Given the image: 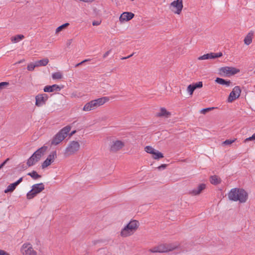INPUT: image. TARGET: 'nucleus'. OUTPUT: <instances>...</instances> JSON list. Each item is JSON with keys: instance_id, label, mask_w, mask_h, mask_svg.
I'll return each instance as SVG.
<instances>
[{"instance_id": "nucleus-1", "label": "nucleus", "mask_w": 255, "mask_h": 255, "mask_svg": "<svg viewBox=\"0 0 255 255\" xmlns=\"http://www.w3.org/2000/svg\"><path fill=\"white\" fill-rule=\"evenodd\" d=\"M229 199L232 201H238L240 203H245L248 199V194L244 189L235 188L228 193Z\"/></svg>"}, {"instance_id": "nucleus-2", "label": "nucleus", "mask_w": 255, "mask_h": 255, "mask_svg": "<svg viewBox=\"0 0 255 255\" xmlns=\"http://www.w3.org/2000/svg\"><path fill=\"white\" fill-rule=\"evenodd\" d=\"M139 226V222L135 220H131L125 225L121 231L120 235L123 238H126L132 235Z\"/></svg>"}, {"instance_id": "nucleus-3", "label": "nucleus", "mask_w": 255, "mask_h": 255, "mask_svg": "<svg viewBox=\"0 0 255 255\" xmlns=\"http://www.w3.org/2000/svg\"><path fill=\"white\" fill-rule=\"evenodd\" d=\"M70 130L71 127L69 126L64 127L54 136L51 140V144L53 145L59 144L67 137Z\"/></svg>"}, {"instance_id": "nucleus-4", "label": "nucleus", "mask_w": 255, "mask_h": 255, "mask_svg": "<svg viewBox=\"0 0 255 255\" xmlns=\"http://www.w3.org/2000/svg\"><path fill=\"white\" fill-rule=\"evenodd\" d=\"M47 149V147L43 146L37 149L28 159L27 164L28 166L34 165L44 155Z\"/></svg>"}, {"instance_id": "nucleus-5", "label": "nucleus", "mask_w": 255, "mask_h": 255, "mask_svg": "<svg viewBox=\"0 0 255 255\" xmlns=\"http://www.w3.org/2000/svg\"><path fill=\"white\" fill-rule=\"evenodd\" d=\"M177 247L172 244H161L148 250V252L152 253H165L171 251Z\"/></svg>"}, {"instance_id": "nucleus-6", "label": "nucleus", "mask_w": 255, "mask_h": 255, "mask_svg": "<svg viewBox=\"0 0 255 255\" xmlns=\"http://www.w3.org/2000/svg\"><path fill=\"white\" fill-rule=\"evenodd\" d=\"M44 188V185L42 183L34 184L32 185L31 189L26 194L27 199L29 200L33 199L37 194L42 192Z\"/></svg>"}, {"instance_id": "nucleus-7", "label": "nucleus", "mask_w": 255, "mask_h": 255, "mask_svg": "<svg viewBox=\"0 0 255 255\" xmlns=\"http://www.w3.org/2000/svg\"><path fill=\"white\" fill-rule=\"evenodd\" d=\"M219 74L224 77H230L238 73L240 70L234 67L225 66L219 69Z\"/></svg>"}, {"instance_id": "nucleus-8", "label": "nucleus", "mask_w": 255, "mask_h": 255, "mask_svg": "<svg viewBox=\"0 0 255 255\" xmlns=\"http://www.w3.org/2000/svg\"><path fill=\"white\" fill-rule=\"evenodd\" d=\"M80 148V144L79 141H71L65 149V154L68 155L74 154L79 151Z\"/></svg>"}, {"instance_id": "nucleus-9", "label": "nucleus", "mask_w": 255, "mask_h": 255, "mask_svg": "<svg viewBox=\"0 0 255 255\" xmlns=\"http://www.w3.org/2000/svg\"><path fill=\"white\" fill-rule=\"evenodd\" d=\"M183 8L182 0H177L172 2L170 8L175 14H180Z\"/></svg>"}, {"instance_id": "nucleus-10", "label": "nucleus", "mask_w": 255, "mask_h": 255, "mask_svg": "<svg viewBox=\"0 0 255 255\" xmlns=\"http://www.w3.org/2000/svg\"><path fill=\"white\" fill-rule=\"evenodd\" d=\"M20 252L23 255H37V253L34 251L32 245L29 243H24L20 249Z\"/></svg>"}, {"instance_id": "nucleus-11", "label": "nucleus", "mask_w": 255, "mask_h": 255, "mask_svg": "<svg viewBox=\"0 0 255 255\" xmlns=\"http://www.w3.org/2000/svg\"><path fill=\"white\" fill-rule=\"evenodd\" d=\"M241 93V90L239 86H235L232 92L230 93L228 101L231 103L235 100L238 99Z\"/></svg>"}, {"instance_id": "nucleus-12", "label": "nucleus", "mask_w": 255, "mask_h": 255, "mask_svg": "<svg viewBox=\"0 0 255 255\" xmlns=\"http://www.w3.org/2000/svg\"><path fill=\"white\" fill-rule=\"evenodd\" d=\"M57 157L56 151H53L50 153L45 160L42 164V168H45L53 163L55 159Z\"/></svg>"}, {"instance_id": "nucleus-13", "label": "nucleus", "mask_w": 255, "mask_h": 255, "mask_svg": "<svg viewBox=\"0 0 255 255\" xmlns=\"http://www.w3.org/2000/svg\"><path fill=\"white\" fill-rule=\"evenodd\" d=\"M223 54L222 52L219 53H213L211 52L210 53H208L206 54H204L201 56H200L198 58V59L199 60H203L207 59H215L218 57H220L222 56Z\"/></svg>"}, {"instance_id": "nucleus-14", "label": "nucleus", "mask_w": 255, "mask_h": 255, "mask_svg": "<svg viewBox=\"0 0 255 255\" xmlns=\"http://www.w3.org/2000/svg\"><path fill=\"white\" fill-rule=\"evenodd\" d=\"M48 99V96L46 94H39L35 97V105L38 107H41L45 104Z\"/></svg>"}, {"instance_id": "nucleus-15", "label": "nucleus", "mask_w": 255, "mask_h": 255, "mask_svg": "<svg viewBox=\"0 0 255 255\" xmlns=\"http://www.w3.org/2000/svg\"><path fill=\"white\" fill-rule=\"evenodd\" d=\"M125 146V143L121 140L113 141L111 145V150L113 151H117L122 149Z\"/></svg>"}, {"instance_id": "nucleus-16", "label": "nucleus", "mask_w": 255, "mask_h": 255, "mask_svg": "<svg viewBox=\"0 0 255 255\" xmlns=\"http://www.w3.org/2000/svg\"><path fill=\"white\" fill-rule=\"evenodd\" d=\"M97 108L96 101L95 100H92L89 102L86 103L83 108V111L85 112H89L94 110Z\"/></svg>"}, {"instance_id": "nucleus-17", "label": "nucleus", "mask_w": 255, "mask_h": 255, "mask_svg": "<svg viewBox=\"0 0 255 255\" xmlns=\"http://www.w3.org/2000/svg\"><path fill=\"white\" fill-rule=\"evenodd\" d=\"M22 178H20L17 181L9 185L6 189L4 190L5 193L12 192L16 188V187L22 181Z\"/></svg>"}, {"instance_id": "nucleus-18", "label": "nucleus", "mask_w": 255, "mask_h": 255, "mask_svg": "<svg viewBox=\"0 0 255 255\" xmlns=\"http://www.w3.org/2000/svg\"><path fill=\"white\" fill-rule=\"evenodd\" d=\"M61 88L57 85L54 84L52 86H46L44 88L45 92H52L54 91H59Z\"/></svg>"}, {"instance_id": "nucleus-19", "label": "nucleus", "mask_w": 255, "mask_h": 255, "mask_svg": "<svg viewBox=\"0 0 255 255\" xmlns=\"http://www.w3.org/2000/svg\"><path fill=\"white\" fill-rule=\"evenodd\" d=\"M109 101V98L108 97H103L95 100V101H96L97 108L103 105Z\"/></svg>"}, {"instance_id": "nucleus-20", "label": "nucleus", "mask_w": 255, "mask_h": 255, "mask_svg": "<svg viewBox=\"0 0 255 255\" xmlns=\"http://www.w3.org/2000/svg\"><path fill=\"white\" fill-rule=\"evenodd\" d=\"M205 184H201L196 188L194 189L191 193L194 195H198L205 188Z\"/></svg>"}, {"instance_id": "nucleus-21", "label": "nucleus", "mask_w": 255, "mask_h": 255, "mask_svg": "<svg viewBox=\"0 0 255 255\" xmlns=\"http://www.w3.org/2000/svg\"><path fill=\"white\" fill-rule=\"evenodd\" d=\"M254 36V32L253 31H251L245 37L244 39V43L245 44L249 45L252 42L253 40V38Z\"/></svg>"}, {"instance_id": "nucleus-22", "label": "nucleus", "mask_w": 255, "mask_h": 255, "mask_svg": "<svg viewBox=\"0 0 255 255\" xmlns=\"http://www.w3.org/2000/svg\"><path fill=\"white\" fill-rule=\"evenodd\" d=\"M215 82L220 85H225L227 87H230L231 83L230 80L227 81L221 78H217L215 80Z\"/></svg>"}, {"instance_id": "nucleus-23", "label": "nucleus", "mask_w": 255, "mask_h": 255, "mask_svg": "<svg viewBox=\"0 0 255 255\" xmlns=\"http://www.w3.org/2000/svg\"><path fill=\"white\" fill-rule=\"evenodd\" d=\"M24 36L22 34H18L11 37L10 39L12 43H16L24 38Z\"/></svg>"}, {"instance_id": "nucleus-24", "label": "nucleus", "mask_w": 255, "mask_h": 255, "mask_svg": "<svg viewBox=\"0 0 255 255\" xmlns=\"http://www.w3.org/2000/svg\"><path fill=\"white\" fill-rule=\"evenodd\" d=\"M170 113L166 111L165 108H161L160 112L157 114L159 117H168Z\"/></svg>"}, {"instance_id": "nucleus-25", "label": "nucleus", "mask_w": 255, "mask_h": 255, "mask_svg": "<svg viewBox=\"0 0 255 255\" xmlns=\"http://www.w3.org/2000/svg\"><path fill=\"white\" fill-rule=\"evenodd\" d=\"M49 62V60L47 58H45L35 62L36 66L37 67L46 66Z\"/></svg>"}, {"instance_id": "nucleus-26", "label": "nucleus", "mask_w": 255, "mask_h": 255, "mask_svg": "<svg viewBox=\"0 0 255 255\" xmlns=\"http://www.w3.org/2000/svg\"><path fill=\"white\" fill-rule=\"evenodd\" d=\"M210 182L212 184L217 185L221 182V179L216 175H213L210 177Z\"/></svg>"}, {"instance_id": "nucleus-27", "label": "nucleus", "mask_w": 255, "mask_h": 255, "mask_svg": "<svg viewBox=\"0 0 255 255\" xmlns=\"http://www.w3.org/2000/svg\"><path fill=\"white\" fill-rule=\"evenodd\" d=\"M152 155V157L155 159H158L163 157V154L157 150L155 151V153H153Z\"/></svg>"}, {"instance_id": "nucleus-28", "label": "nucleus", "mask_w": 255, "mask_h": 255, "mask_svg": "<svg viewBox=\"0 0 255 255\" xmlns=\"http://www.w3.org/2000/svg\"><path fill=\"white\" fill-rule=\"evenodd\" d=\"M69 24L68 23H65L59 26H58L55 30V33L58 34L60 31H62L64 29H65L66 27H67Z\"/></svg>"}, {"instance_id": "nucleus-29", "label": "nucleus", "mask_w": 255, "mask_h": 255, "mask_svg": "<svg viewBox=\"0 0 255 255\" xmlns=\"http://www.w3.org/2000/svg\"><path fill=\"white\" fill-rule=\"evenodd\" d=\"M144 150L148 153L153 154V153H155L156 149L151 146H146L144 148Z\"/></svg>"}, {"instance_id": "nucleus-30", "label": "nucleus", "mask_w": 255, "mask_h": 255, "mask_svg": "<svg viewBox=\"0 0 255 255\" xmlns=\"http://www.w3.org/2000/svg\"><path fill=\"white\" fill-rule=\"evenodd\" d=\"M27 175L30 176L34 179H36L41 177V176L38 174L35 171H33L31 172L28 173Z\"/></svg>"}, {"instance_id": "nucleus-31", "label": "nucleus", "mask_w": 255, "mask_h": 255, "mask_svg": "<svg viewBox=\"0 0 255 255\" xmlns=\"http://www.w3.org/2000/svg\"><path fill=\"white\" fill-rule=\"evenodd\" d=\"M52 77L53 79H60L62 77V75L60 72H55L52 74Z\"/></svg>"}, {"instance_id": "nucleus-32", "label": "nucleus", "mask_w": 255, "mask_h": 255, "mask_svg": "<svg viewBox=\"0 0 255 255\" xmlns=\"http://www.w3.org/2000/svg\"><path fill=\"white\" fill-rule=\"evenodd\" d=\"M195 90V87L193 84L189 85L187 89V91L189 93L190 95H192L193 93Z\"/></svg>"}, {"instance_id": "nucleus-33", "label": "nucleus", "mask_w": 255, "mask_h": 255, "mask_svg": "<svg viewBox=\"0 0 255 255\" xmlns=\"http://www.w3.org/2000/svg\"><path fill=\"white\" fill-rule=\"evenodd\" d=\"M133 17H119V20L121 23L128 21L131 20Z\"/></svg>"}, {"instance_id": "nucleus-34", "label": "nucleus", "mask_w": 255, "mask_h": 255, "mask_svg": "<svg viewBox=\"0 0 255 255\" xmlns=\"http://www.w3.org/2000/svg\"><path fill=\"white\" fill-rule=\"evenodd\" d=\"M82 97V95L80 92L77 91H74L71 94V98H80Z\"/></svg>"}, {"instance_id": "nucleus-35", "label": "nucleus", "mask_w": 255, "mask_h": 255, "mask_svg": "<svg viewBox=\"0 0 255 255\" xmlns=\"http://www.w3.org/2000/svg\"><path fill=\"white\" fill-rule=\"evenodd\" d=\"M36 67L35 62L34 63H31L27 65V69L28 71H33Z\"/></svg>"}, {"instance_id": "nucleus-36", "label": "nucleus", "mask_w": 255, "mask_h": 255, "mask_svg": "<svg viewBox=\"0 0 255 255\" xmlns=\"http://www.w3.org/2000/svg\"><path fill=\"white\" fill-rule=\"evenodd\" d=\"M236 140V138L234 139H227L223 142V144L224 145H229L234 142Z\"/></svg>"}, {"instance_id": "nucleus-37", "label": "nucleus", "mask_w": 255, "mask_h": 255, "mask_svg": "<svg viewBox=\"0 0 255 255\" xmlns=\"http://www.w3.org/2000/svg\"><path fill=\"white\" fill-rule=\"evenodd\" d=\"M120 16H134V13L131 12H124L121 14Z\"/></svg>"}, {"instance_id": "nucleus-38", "label": "nucleus", "mask_w": 255, "mask_h": 255, "mask_svg": "<svg viewBox=\"0 0 255 255\" xmlns=\"http://www.w3.org/2000/svg\"><path fill=\"white\" fill-rule=\"evenodd\" d=\"M255 140V133L252 136L247 138L245 139L244 142H247L249 141Z\"/></svg>"}, {"instance_id": "nucleus-39", "label": "nucleus", "mask_w": 255, "mask_h": 255, "mask_svg": "<svg viewBox=\"0 0 255 255\" xmlns=\"http://www.w3.org/2000/svg\"><path fill=\"white\" fill-rule=\"evenodd\" d=\"M193 85L195 87V89L196 88H201L203 86V84H202V82H197L196 83L193 84Z\"/></svg>"}, {"instance_id": "nucleus-40", "label": "nucleus", "mask_w": 255, "mask_h": 255, "mask_svg": "<svg viewBox=\"0 0 255 255\" xmlns=\"http://www.w3.org/2000/svg\"><path fill=\"white\" fill-rule=\"evenodd\" d=\"M9 85V83L6 82H2L0 83V90L3 89V88L5 86H7Z\"/></svg>"}, {"instance_id": "nucleus-41", "label": "nucleus", "mask_w": 255, "mask_h": 255, "mask_svg": "<svg viewBox=\"0 0 255 255\" xmlns=\"http://www.w3.org/2000/svg\"><path fill=\"white\" fill-rule=\"evenodd\" d=\"M101 20H96L92 22V24L93 26H97V25H99L101 23Z\"/></svg>"}, {"instance_id": "nucleus-42", "label": "nucleus", "mask_w": 255, "mask_h": 255, "mask_svg": "<svg viewBox=\"0 0 255 255\" xmlns=\"http://www.w3.org/2000/svg\"><path fill=\"white\" fill-rule=\"evenodd\" d=\"M73 40L72 39H68L66 42V45L67 47H69L71 43H72Z\"/></svg>"}, {"instance_id": "nucleus-43", "label": "nucleus", "mask_w": 255, "mask_h": 255, "mask_svg": "<svg viewBox=\"0 0 255 255\" xmlns=\"http://www.w3.org/2000/svg\"><path fill=\"white\" fill-rule=\"evenodd\" d=\"M90 60L89 59H85V60H83V61L81 62L80 63H79L75 65V67H78L80 65H82L83 63H85L86 62H87V61H89Z\"/></svg>"}, {"instance_id": "nucleus-44", "label": "nucleus", "mask_w": 255, "mask_h": 255, "mask_svg": "<svg viewBox=\"0 0 255 255\" xmlns=\"http://www.w3.org/2000/svg\"><path fill=\"white\" fill-rule=\"evenodd\" d=\"M211 109V108H206V109H203L201 111V113L202 114H205L206 112L210 111Z\"/></svg>"}, {"instance_id": "nucleus-45", "label": "nucleus", "mask_w": 255, "mask_h": 255, "mask_svg": "<svg viewBox=\"0 0 255 255\" xmlns=\"http://www.w3.org/2000/svg\"><path fill=\"white\" fill-rule=\"evenodd\" d=\"M0 255H9L8 253L3 250H0Z\"/></svg>"}, {"instance_id": "nucleus-46", "label": "nucleus", "mask_w": 255, "mask_h": 255, "mask_svg": "<svg viewBox=\"0 0 255 255\" xmlns=\"http://www.w3.org/2000/svg\"><path fill=\"white\" fill-rule=\"evenodd\" d=\"M8 159H6L4 162H3L0 165V169L3 167V166L6 164L7 161H8Z\"/></svg>"}, {"instance_id": "nucleus-47", "label": "nucleus", "mask_w": 255, "mask_h": 255, "mask_svg": "<svg viewBox=\"0 0 255 255\" xmlns=\"http://www.w3.org/2000/svg\"><path fill=\"white\" fill-rule=\"evenodd\" d=\"M110 52H111V50H110L108 51L107 52H106L104 54V56H103L104 58H106V57H107L109 55V54L110 53Z\"/></svg>"}, {"instance_id": "nucleus-48", "label": "nucleus", "mask_w": 255, "mask_h": 255, "mask_svg": "<svg viewBox=\"0 0 255 255\" xmlns=\"http://www.w3.org/2000/svg\"><path fill=\"white\" fill-rule=\"evenodd\" d=\"M106 251L105 249L100 250L98 252V255H100L102 253H105Z\"/></svg>"}, {"instance_id": "nucleus-49", "label": "nucleus", "mask_w": 255, "mask_h": 255, "mask_svg": "<svg viewBox=\"0 0 255 255\" xmlns=\"http://www.w3.org/2000/svg\"><path fill=\"white\" fill-rule=\"evenodd\" d=\"M166 167V165L165 164H162L161 166H159L158 168L159 169H161V168H165Z\"/></svg>"}, {"instance_id": "nucleus-50", "label": "nucleus", "mask_w": 255, "mask_h": 255, "mask_svg": "<svg viewBox=\"0 0 255 255\" xmlns=\"http://www.w3.org/2000/svg\"><path fill=\"white\" fill-rule=\"evenodd\" d=\"M134 53H132V54L130 55H128V56L127 57V59L128 58H129L130 57H131L133 55Z\"/></svg>"}, {"instance_id": "nucleus-51", "label": "nucleus", "mask_w": 255, "mask_h": 255, "mask_svg": "<svg viewBox=\"0 0 255 255\" xmlns=\"http://www.w3.org/2000/svg\"><path fill=\"white\" fill-rule=\"evenodd\" d=\"M75 132H76V131H75V130H74V131H72V132L71 133V135H73V134H74V133H75Z\"/></svg>"}, {"instance_id": "nucleus-52", "label": "nucleus", "mask_w": 255, "mask_h": 255, "mask_svg": "<svg viewBox=\"0 0 255 255\" xmlns=\"http://www.w3.org/2000/svg\"><path fill=\"white\" fill-rule=\"evenodd\" d=\"M127 59V57H124L121 58V59H122V60Z\"/></svg>"}, {"instance_id": "nucleus-53", "label": "nucleus", "mask_w": 255, "mask_h": 255, "mask_svg": "<svg viewBox=\"0 0 255 255\" xmlns=\"http://www.w3.org/2000/svg\"><path fill=\"white\" fill-rule=\"evenodd\" d=\"M131 1H133L134 0H131Z\"/></svg>"}]
</instances>
